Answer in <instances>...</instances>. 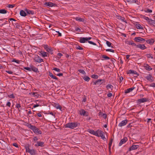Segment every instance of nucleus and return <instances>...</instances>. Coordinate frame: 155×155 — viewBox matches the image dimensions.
<instances>
[{
  "mask_svg": "<svg viewBox=\"0 0 155 155\" xmlns=\"http://www.w3.org/2000/svg\"><path fill=\"white\" fill-rule=\"evenodd\" d=\"M139 147L138 145H133L129 149V151H130L133 150L137 149Z\"/></svg>",
  "mask_w": 155,
  "mask_h": 155,
  "instance_id": "obj_12",
  "label": "nucleus"
},
{
  "mask_svg": "<svg viewBox=\"0 0 155 155\" xmlns=\"http://www.w3.org/2000/svg\"><path fill=\"white\" fill-rule=\"evenodd\" d=\"M75 48L77 49L80 50H82L83 49V48L81 47L80 46L78 45H75Z\"/></svg>",
  "mask_w": 155,
  "mask_h": 155,
  "instance_id": "obj_39",
  "label": "nucleus"
},
{
  "mask_svg": "<svg viewBox=\"0 0 155 155\" xmlns=\"http://www.w3.org/2000/svg\"><path fill=\"white\" fill-rule=\"evenodd\" d=\"M144 67L147 71H150L152 70V68L148 64H144Z\"/></svg>",
  "mask_w": 155,
  "mask_h": 155,
  "instance_id": "obj_17",
  "label": "nucleus"
},
{
  "mask_svg": "<svg viewBox=\"0 0 155 155\" xmlns=\"http://www.w3.org/2000/svg\"><path fill=\"white\" fill-rule=\"evenodd\" d=\"M127 140V138L126 137H125L123 139H121L119 144V146H121L123 144L126 143Z\"/></svg>",
  "mask_w": 155,
  "mask_h": 155,
  "instance_id": "obj_8",
  "label": "nucleus"
},
{
  "mask_svg": "<svg viewBox=\"0 0 155 155\" xmlns=\"http://www.w3.org/2000/svg\"><path fill=\"white\" fill-rule=\"evenodd\" d=\"M15 27L16 28L20 29V28H21L22 27L21 26V25L18 23H15Z\"/></svg>",
  "mask_w": 155,
  "mask_h": 155,
  "instance_id": "obj_34",
  "label": "nucleus"
},
{
  "mask_svg": "<svg viewBox=\"0 0 155 155\" xmlns=\"http://www.w3.org/2000/svg\"><path fill=\"white\" fill-rule=\"evenodd\" d=\"M134 72V70H129L127 72V74H132V73Z\"/></svg>",
  "mask_w": 155,
  "mask_h": 155,
  "instance_id": "obj_54",
  "label": "nucleus"
},
{
  "mask_svg": "<svg viewBox=\"0 0 155 155\" xmlns=\"http://www.w3.org/2000/svg\"><path fill=\"white\" fill-rule=\"evenodd\" d=\"M113 139H111L110 140V142L109 143H108V146L110 147V146H111L112 144V142L113 141Z\"/></svg>",
  "mask_w": 155,
  "mask_h": 155,
  "instance_id": "obj_47",
  "label": "nucleus"
},
{
  "mask_svg": "<svg viewBox=\"0 0 155 155\" xmlns=\"http://www.w3.org/2000/svg\"><path fill=\"white\" fill-rule=\"evenodd\" d=\"M16 107L17 108H19L20 107H21V105L19 104H16Z\"/></svg>",
  "mask_w": 155,
  "mask_h": 155,
  "instance_id": "obj_59",
  "label": "nucleus"
},
{
  "mask_svg": "<svg viewBox=\"0 0 155 155\" xmlns=\"http://www.w3.org/2000/svg\"><path fill=\"white\" fill-rule=\"evenodd\" d=\"M145 78L150 82H152L154 81V79L152 76L150 74H149L145 77Z\"/></svg>",
  "mask_w": 155,
  "mask_h": 155,
  "instance_id": "obj_7",
  "label": "nucleus"
},
{
  "mask_svg": "<svg viewBox=\"0 0 155 155\" xmlns=\"http://www.w3.org/2000/svg\"><path fill=\"white\" fill-rule=\"evenodd\" d=\"M107 89L108 90L109 89H111V91L112 90V89L113 88V86L110 84H108L106 86Z\"/></svg>",
  "mask_w": 155,
  "mask_h": 155,
  "instance_id": "obj_31",
  "label": "nucleus"
},
{
  "mask_svg": "<svg viewBox=\"0 0 155 155\" xmlns=\"http://www.w3.org/2000/svg\"><path fill=\"white\" fill-rule=\"evenodd\" d=\"M106 43L107 45L109 47H111L112 48H113V47L112 46H111L112 43L110 42L107 41L106 42Z\"/></svg>",
  "mask_w": 155,
  "mask_h": 155,
  "instance_id": "obj_36",
  "label": "nucleus"
},
{
  "mask_svg": "<svg viewBox=\"0 0 155 155\" xmlns=\"http://www.w3.org/2000/svg\"><path fill=\"white\" fill-rule=\"evenodd\" d=\"M149 101L148 98H142L137 100L138 103L140 104L142 103H144L148 101Z\"/></svg>",
  "mask_w": 155,
  "mask_h": 155,
  "instance_id": "obj_6",
  "label": "nucleus"
},
{
  "mask_svg": "<svg viewBox=\"0 0 155 155\" xmlns=\"http://www.w3.org/2000/svg\"><path fill=\"white\" fill-rule=\"evenodd\" d=\"M25 148L26 149V152L29 153L31 155H35L36 150L34 149H30L28 145L25 146Z\"/></svg>",
  "mask_w": 155,
  "mask_h": 155,
  "instance_id": "obj_3",
  "label": "nucleus"
},
{
  "mask_svg": "<svg viewBox=\"0 0 155 155\" xmlns=\"http://www.w3.org/2000/svg\"><path fill=\"white\" fill-rule=\"evenodd\" d=\"M13 145L14 146H15V147H18V145L16 143H14L13 144Z\"/></svg>",
  "mask_w": 155,
  "mask_h": 155,
  "instance_id": "obj_63",
  "label": "nucleus"
},
{
  "mask_svg": "<svg viewBox=\"0 0 155 155\" xmlns=\"http://www.w3.org/2000/svg\"><path fill=\"white\" fill-rule=\"evenodd\" d=\"M75 20L77 21H82L83 22L84 21V19L83 18H80L79 17H76L75 18Z\"/></svg>",
  "mask_w": 155,
  "mask_h": 155,
  "instance_id": "obj_29",
  "label": "nucleus"
},
{
  "mask_svg": "<svg viewBox=\"0 0 155 155\" xmlns=\"http://www.w3.org/2000/svg\"><path fill=\"white\" fill-rule=\"evenodd\" d=\"M127 2L131 3H137L138 1L137 0H127Z\"/></svg>",
  "mask_w": 155,
  "mask_h": 155,
  "instance_id": "obj_30",
  "label": "nucleus"
},
{
  "mask_svg": "<svg viewBox=\"0 0 155 155\" xmlns=\"http://www.w3.org/2000/svg\"><path fill=\"white\" fill-rule=\"evenodd\" d=\"M127 122L128 120L127 119L123 120L121 121V122L119 124L118 126L120 127L124 126L127 124Z\"/></svg>",
  "mask_w": 155,
  "mask_h": 155,
  "instance_id": "obj_9",
  "label": "nucleus"
},
{
  "mask_svg": "<svg viewBox=\"0 0 155 155\" xmlns=\"http://www.w3.org/2000/svg\"><path fill=\"white\" fill-rule=\"evenodd\" d=\"M102 80H103L101 79L97 80L96 81L93 82L94 84L97 85H101L102 84V83H101V82Z\"/></svg>",
  "mask_w": 155,
  "mask_h": 155,
  "instance_id": "obj_13",
  "label": "nucleus"
},
{
  "mask_svg": "<svg viewBox=\"0 0 155 155\" xmlns=\"http://www.w3.org/2000/svg\"><path fill=\"white\" fill-rule=\"evenodd\" d=\"M80 124L77 122H70L67 123L65 125V128H69L73 129L80 125Z\"/></svg>",
  "mask_w": 155,
  "mask_h": 155,
  "instance_id": "obj_2",
  "label": "nucleus"
},
{
  "mask_svg": "<svg viewBox=\"0 0 155 155\" xmlns=\"http://www.w3.org/2000/svg\"><path fill=\"white\" fill-rule=\"evenodd\" d=\"M7 11L5 9L0 10V13L2 14H6L7 13Z\"/></svg>",
  "mask_w": 155,
  "mask_h": 155,
  "instance_id": "obj_35",
  "label": "nucleus"
},
{
  "mask_svg": "<svg viewBox=\"0 0 155 155\" xmlns=\"http://www.w3.org/2000/svg\"><path fill=\"white\" fill-rule=\"evenodd\" d=\"M107 96L109 97H111L112 96V93H108L107 94Z\"/></svg>",
  "mask_w": 155,
  "mask_h": 155,
  "instance_id": "obj_60",
  "label": "nucleus"
},
{
  "mask_svg": "<svg viewBox=\"0 0 155 155\" xmlns=\"http://www.w3.org/2000/svg\"><path fill=\"white\" fill-rule=\"evenodd\" d=\"M55 107L57 109H59L60 110L62 108V107L60 105H58V106H55Z\"/></svg>",
  "mask_w": 155,
  "mask_h": 155,
  "instance_id": "obj_49",
  "label": "nucleus"
},
{
  "mask_svg": "<svg viewBox=\"0 0 155 155\" xmlns=\"http://www.w3.org/2000/svg\"><path fill=\"white\" fill-rule=\"evenodd\" d=\"M78 71H79L80 73L84 74L85 75L86 74V73L85 72V71L82 69H79L78 70Z\"/></svg>",
  "mask_w": 155,
  "mask_h": 155,
  "instance_id": "obj_37",
  "label": "nucleus"
},
{
  "mask_svg": "<svg viewBox=\"0 0 155 155\" xmlns=\"http://www.w3.org/2000/svg\"><path fill=\"white\" fill-rule=\"evenodd\" d=\"M104 134H102L101 135H99V137H101V138L104 140V141L107 140L106 138L105 137V136L104 135Z\"/></svg>",
  "mask_w": 155,
  "mask_h": 155,
  "instance_id": "obj_41",
  "label": "nucleus"
},
{
  "mask_svg": "<svg viewBox=\"0 0 155 155\" xmlns=\"http://www.w3.org/2000/svg\"><path fill=\"white\" fill-rule=\"evenodd\" d=\"M96 133L97 134V135H95L96 136L99 137V135H101L103 134H104L103 132L100 130H98L96 131Z\"/></svg>",
  "mask_w": 155,
  "mask_h": 155,
  "instance_id": "obj_18",
  "label": "nucleus"
},
{
  "mask_svg": "<svg viewBox=\"0 0 155 155\" xmlns=\"http://www.w3.org/2000/svg\"><path fill=\"white\" fill-rule=\"evenodd\" d=\"M38 146L40 147H43L44 146V143L43 142L38 141L37 142Z\"/></svg>",
  "mask_w": 155,
  "mask_h": 155,
  "instance_id": "obj_28",
  "label": "nucleus"
},
{
  "mask_svg": "<svg viewBox=\"0 0 155 155\" xmlns=\"http://www.w3.org/2000/svg\"><path fill=\"white\" fill-rule=\"evenodd\" d=\"M127 44L129 45H132L133 46H136V44L133 42V41H127Z\"/></svg>",
  "mask_w": 155,
  "mask_h": 155,
  "instance_id": "obj_25",
  "label": "nucleus"
},
{
  "mask_svg": "<svg viewBox=\"0 0 155 155\" xmlns=\"http://www.w3.org/2000/svg\"><path fill=\"white\" fill-rule=\"evenodd\" d=\"M123 80V78L121 76L119 78L120 82V83Z\"/></svg>",
  "mask_w": 155,
  "mask_h": 155,
  "instance_id": "obj_64",
  "label": "nucleus"
},
{
  "mask_svg": "<svg viewBox=\"0 0 155 155\" xmlns=\"http://www.w3.org/2000/svg\"><path fill=\"white\" fill-rule=\"evenodd\" d=\"M25 11L29 15H34L35 13L34 11H33L30 10L29 9L26 8L25 9Z\"/></svg>",
  "mask_w": 155,
  "mask_h": 155,
  "instance_id": "obj_16",
  "label": "nucleus"
},
{
  "mask_svg": "<svg viewBox=\"0 0 155 155\" xmlns=\"http://www.w3.org/2000/svg\"><path fill=\"white\" fill-rule=\"evenodd\" d=\"M34 60L35 61L38 63H41L43 61V59L38 55L35 57Z\"/></svg>",
  "mask_w": 155,
  "mask_h": 155,
  "instance_id": "obj_5",
  "label": "nucleus"
},
{
  "mask_svg": "<svg viewBox=\"0 0 155 155\" xmlns=\"http://www.w3.org/2000/svg\"><path fill=\"white\" fill-rule=\"evenodd\" d=\"M143 18L145 19L146 21H147L148 22L149 21V20L150 19L148 17H146L145 16H143Z\"/></svg>",
  "mask_w": 155,
  "mask_h": 155,
  "instance_id": "obj_43",
  "label": "nucleus"
},
{
  "mask_svg": "<svg viewBox=\"0 0 155 155\" xmlns=\"http://www.w3.org/2000/svg\"><path fill=\"white\" fill-rule=\"evenodd\" d=\"M12 62H15L18 64H19L20 63V61L19 60H16L15 59H13L12 61Z\"/></svg>",
  "mask_w": 155,
  "mask_h": 155,
  "instance_id": "obj_44",
  "label": "nucleus"
},
{
  "mask_svg": "<svg viewBox=\"0 0 155 155\" xmlns=\"http://www.w3.org/2000/svg\"><path fill=\"white\" fill-rule=\"evenodd\" d=\"M87 39L86 38H82L81 37L80 38L79 42L81 43H84L87 41Z\"/></svg>",
  "mask_w": 155,
  "mask_h": 155,
  "instance_id": "obj_22",
  "label": "nucleus"
},
{
  "mask_svg": "<svg viewBox=\"0 0 155 155\" xmlns=\"http://www.w3.org/2000/svg\"><path fill=\"white\" fill-rule=\"evenodd\" d=\"M15 6V4H12V5H10L9 4L8 5V7L9 8H13Z\"/></svg>",
  "mask_w": 155,
  "mask_h": 155,
  "instance_id": "obj_55",
  "label": "nucleus"
},
{
  "mask_svg": "<svg viewBox=\"0 0 155 155\" xmlns=\"http://www.w3.org/2000/svg\"><path fill=\"white\" fill-rule=\"evenodd\" d=\"M136 47L137 48H140L142 50H144L147 48L144 45H141L140 44L136 45Z\"/></svg>",
  "mask_w": 155,
  "mask_h": 155,
  "instance_id": "obj_10",
  "label": "nucleus"
},
{
  "mask_svg": "<svg viewBox=\"0 0 155 155\" xmlns=\"http://www.w3.org/2000/svg\"><path fill=\"white\" fill-rule=\"evenodd\" d=\"M146 55L147 56V57L148 58H153V57L152 56H151V54H146Z\"/></svg>",
  "mask_w": 155,
  "mask_h": 155,
  "instance_id": "obj_51",
  "label": "nucleus"
},
{
  "mask_svg": "<svg viewBox=\"0 0 155 155\" xmlns=\"http://www.w3.org/2000/svg\"><path fill=\"white\" fill-rule=\"evenodd\" d=\"M134 40L135 41L139 42H143L145 41L144 39L140 37H136Z\"/></svg>",
  "mask_w": 155,
  "mask_h": 155,
  "instance_id": "obj_4",
  "label": "nucleus"
},
{
  "mask_svg": "<svg viewBox=\"0 0 155 155\" xmlns=\"http://www.w3.org/2000/svg\"><path fill=\"white\" fill-rule=\"evenodd\" d=\"M20 14L21 16L23 17H25L27 15V14L26 12L23 10H21L20 11Z\"/></svg>",
  "mask_w": 155,
  "mask_h": 155,
  "instance_id": "obj_24",
  "label": "nucleus"
},
{
  "mask_svg": "<svg viewBox=\"0 0 155 155\" xmlns=\"http://www.w3.org/2000/svg\"><path fill=\"white\" fill-rule=\"evenodd\" d=\"M146 41L147 43L150 45H152L154 42V40L153 39H147Z\"/></svg>",
  "mask_w": 155,
  "mask_h": 155,
  "instance_id": "obj_23",
  "label": "nucleus"
},
{
  "mask_svg": "<svg viewBox=\"0 0 155 155\" xmlns=\"http://www.w3.org/2000/svg\"><path fill=\"white\" fill-rule=\"evenodd\" d=\"M40 53L43 57H47V56L48 53L45 52L41 51Z\"/></svg>",
  "mask_w": 155,
  "mask_h": 155,
  "instance_id": "obj_33",
  "label": "nucleus"
},
{
  "mask_svg": "<svg viewBox=\"0 0 155 155\" xmlns=\"http://www.w3.org/2000/svg\"><path fill=\"white\" fill-rule=\"evenodd\" d=\"M88 131L90 133L94 135L95 136V135H97V134L96 133V131H95L92 129H88Z\"/></svg>",
  "mask_w": 155,
  "mask_h": 155,
  "instance_id": "obj_20",
  "label": "nucleus"
},
{
  "mask_svg": "<svg viewBox=\"0 0 155 155\" xmlns=\"http://www.w3.org/2000/svg\"><path fill=\"white\" fill-rule=\"evenodd\" d=\"M148 24L150 25H153L155 27V19L154 20L150 19L148 21Z\"/></svg>",
  "mask_w": 155,
  "mask_h": 155,
  "instance_id": "obj_14",
  "label": "nucleus"
},
{
  "mask_svg": "<svg viewBox=\"0 0 155 155\" xmlns=\"http://www.w3.org/2000/svg\"><path fill=\"white\" fill-rule=\"evenodd\" d=\"M30 67H31V71H32L34 72H35L36 73L37 72H38V69L37 68L33 66H30Z\"/></svg>",
  "mask_w": 155,
  "mask_h": 155,
  "instance_id": "obj_19",
  "label": "nucleus"
},
{
  "mask_svg": "<svg viewBox=\"0 0 155 155\" xmlns=\"http://www.w3.org/2000/svg\"><path fill=\"white\" fill-rule=\"evenodd\" d=\"M102 58L105 59H110L108 57L104 55H103L102 56Z\"/></svg>",
  "mask_w": 155,
  "mask_h": 155,
  "instance_id": "obj_46",
  "label": "nucleus"
},
{
  "mask_svg": "<svg viewBox=\"0 0 155 155\" xmlns=\"http://www.w3.org/2000/svg\"><path fill=\"white\" fill-rule=\"evenodd\" d=\"M132 74H136L137 76H138L139 74L136 71H134V72L132 73Z\"/></svg>",
  "mask_w": 155,
  "mask_h": 155,
  "instance_id": "obj_61",
  "label": "nucleus"
},
{
  "mask_svg": "<svg viewBox=\"0 0 155 155\" xmlns=\"http://www.w3.org/2000/svg\"><path fill=\"white\" fill-rule=\"evenodd\" d=\"M135 88V87H132L128 88L127 90H125L124 93L126 94L128 93L133 91Z\"/></svg>",
  "mask_w": 155,
  "mask_h": 155,
  "instance_id": "obj_15",
  "label": "nucleus"
},
{
  "mask_svg": "<svg viewBox=\"0 0 155 155\" xmlns=\"http://www.w3.org/2000/svg\"><path fill=\"white\" fill-rule=\"evenodd\" d=\"M24 68L26 70H27L29 71H31V67L30 68L28 67H24Z\"/></svg>",
  "mask_w": 155,
  "mask_h": 155,
  "instance_id": "obj_52",
  "label": "nucleus"
},
{
  "mask_svg": "<svg viewBox=\"0 0 155 155\" xmlns=\"http://www.w3.org/2000/svg\"><path fill=\"white\" fill-rule=\"evenodd\" d=\"M11 103L9 102H8L6 104V105L9 107H10Z\"/></svg>",
  "mask_w": 155,
  "mask_h": 155,
  "instance_id": "obj_62",
  "label": "nucleus"
},
{
  "mask_svg": "<svg viewBox=\"0 0 155 155\" xmlns=\"http://www.w3.org/2000/svg\"><path fill=\"white\" fill-rule=\"evenodd\" d=\"M26 126H27L29 128L32 130L35 134H42L41 131L39 129L37 128L35 126H33L31 125V124L27 123Z\"/></svg>",
  "mask_w": 155,
  "mask_h": 155,
  "instance_id": "obj_1",
  "label": "nucleus"
},
{
  "mask_svg": "<svg viewBox=\"0 0 155 155\" xmlns=\"http://www.w3.org/2000/svg\"><path fill=\"white\" fill-rule=\"evenodd\" d=\"M86 38L87 39V41H88V42L89 44L93 45H96V44L95 43H94V42L93 41H89V40H91V37Z\"/></svg>",
  "mask_w": 155,
  "mask_h": 155,
  "instance_id": "obj_21",
  "label": "nucleus"
},
{
  "mask_svg": "<svg viewBox=\"0 0 155 155\" xmlns=\"http://www.w3.org/2000/svg\"><path fill=\"white\" fill-rule=\"evenodd\" d=\"M44 5L49 7H52L53 6L56 5L55 4L50 2H45Z\"/></svg>",
  "mask_w": 155,
  "mask_h": 155,
  "instance_id": "obj_11",
  "label": "nucleus"
},
{
  "mask_svg": "<svg viewBox=\"0 0 155 155\" xmlns=\"http://www.w3.org/2000/svg\"><path fill=\"white\" fill-rule=\"evenodd\" d=\"M79 112L80 114L81 115H83L84 113H86V111L84 109H82L81 110H80Z\"/></svg>",
  "mask_w": 155,
  "mask_h": 155,
  "instance_id": "obj_38",
  "label": "nucleus"
},
{
  "mask_svg": "<svg viewBox=\"0 0 155 155\" xmlns=\"http://www.w3.org/2000/svg\"><path fill=\"white\" fill-rule=\"evenodd\" d=\"M146 10H145L144 11L146 12L151 13L152 12L151 10L150 9L148 8L146 9Z\"/></svg>",
  "mask_w": 155,
  "mask_h": 155,
  "instance_id": "obj_45",
  "label": "nucleus"
},
{
  "mask_svg": "<svg viewBox=\"0 0 155 155\" xmlns=\"http://www.w3.org/2000/svg\"><path fill=\"white\" fill-rule=\"evenodd\" d=\"M136 28L138 29H143V28L140 24H137L136 25Z\"/></svg>",
  "mask_w": 155,
  "mask_h": 155,
  "instance_id": "obj_32",
  "label": "nucleus"
},
{
  "mask_svg": "<svg viewBox=\"0 0 155 155\" xmlns=\"http://www.w3.org/2000/svg\"><path fill=\"white\" fill-rule=\"evenodd\" d=\"M83 79L85 81L87 82L89 81L91 79L89 77L86 75L84 76L83 77Z\"/></svg>",
  "mask_w": 155,
  "mask_h": 155,
  "instance_id": "obj_27",
  "label": "nucleus"
},
{
  "mask_svg": "<svg viewBox=\"0 0 155 155\" xmlns=\"http://www.w3.org/2000/svg\"><path fill=\"white\" fill-rule=\"evenodd\" d=\"M46 51L52 54H53V50L51 49V48H48V49H47Z\"/></svg>",
  "mask_w": 155,
  "mask_h": 155,
  "instance_id": "obj_40",
  "label": "nucleus"
},
{
  "mask_svg": "<svg viewBox=\"0 0 155 155\" xmlns=\"http://www.w3.org/2000/svg\"><path fill=\"white\" fill-rule=\"evenodd\" d=\"M8 97L10 98H14L15 97L14 95L13 94H11L10 95H8Z\"/></svg>",
  "mask_w": 155,
  "mask_h": 155,
  "instance_id": "obj_57",
  "label": "nucleus"
},
{
  "mask_svg": "<svg viewBox=\"0 0 155 155\" xmlns=\"http://www.w3.org/2000/svg\"><path fill=\"white\" fill-rule=\"evenodd\" d=\"M106 51H110L112 52H114V51L113 50L110 49H106Z\"/></svg>",
  "mask_w": 155,
  "mask_h": 155,
  "instance_id": "obj_53",
  "label": "nucleus"
},
{
  "mask_svg": "<svg viewBox=\"0 0 155 155\" xmlns=\"http://www.w3.org/2000/svg\"><path fill=\"white\" fill-rule=\"evenodd\" d=\"M150 87H155V83H152L149 85Z\"/></svg>",
  "mask_w": 155,
  "mask_h": 155,
  "instance_id": "obj_56",
  "label": "nucleus"
},
{
  "mask_svg": "<svg viewBox=\"0 0 155 155\" xmlns=\"http://www.w3.org/2000/svg\"><path fill=\"white\" fill-rule=\"evenodd\" d=\"M31 94L32 95H34L35 96L37 97H38L39 95L38 94L37 92H33L31 93Z\"/></svg>",
  "mask_w": 155,
  "mask_h": 155,
  "instance_id": "obj_42",
  "label": "nucleus"
},
{
  "mask_svg": "<svg viewBox=\"0 0 155 155\" xmlns=\"http://www.w3.org/2000/svg\"><path fill=\"white\" fill-rule=\"evenodd\" d=\"M49 75L50 77H51L52 78H53L54 79H56L57 80L58 79V78L56 77L54 75H53L52 73L50 72H49Z\"/></svg>",
  "mask_w": 155,
  "mask_h": 155,
  "instance_id": "obj_26",
  "label": "nucleus"
},
{
  "mask_svg": "<svg viewBox=\"0 0 155 155\" xmlns=\"http://www.w3.org/2000/svg\"><path fill=\"white\" fill-rule=\"evenodd\" d=\"M93 78H95L97 79L98 78V76L96 74H93L92 75L91 77Z\"/></svg>",
  "mask_w": 155,
  "mask_h": 155,
  "instance_id": "obj_48",
  "label": "nucleus"
},
{
  "mask_svg": "<svg viewBox=\"0 0 155 155\" xmlns=\"http://www.w3.org/2000/svg\"><path fill=\"white\" fill-rule=\"evenodd\" d=\"M102 116L103 117L104 119H106L107 117V114H103L102 115Z\"/></svg>",
  "mask_w": 155,
  "mask_h": 155,
  "instance_id": "obj_58",
  "label": "nucleus"
},
{
  "mask_svg": "<svg viewBox=\"0 0 155 155\" xmlns=\"http://www.w3.org/2000/svg\"><path fill=\"white\" fill-rule=\"evenodd\" d=\"M53 70L55 71H57L58 72H60V70L58 68H54L53 69Z\"/></svg>",
  "mask_w": 155,
  "mask_h": 155,
  "instance_id": "obj_50",
  "label": "nucleus"
}]
</instances>
